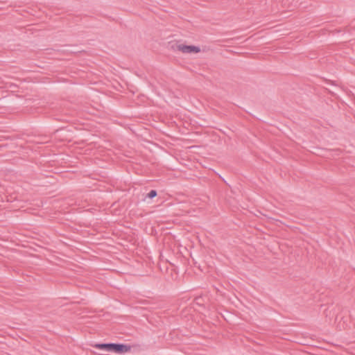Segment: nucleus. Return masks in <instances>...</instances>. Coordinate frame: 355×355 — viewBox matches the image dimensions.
Returning <instances> with one entry per match:
<instances>
[{
  "label": "nucleus",
  "mask_w": 355,
  "mask_h": 355,
  "mask_svg": "<svg viewBox=\"0 0 355 355\" xmlns=\"http://www.w3.org/2000/svg\"><path fill=\"white\" fill-rule=\"evenodd\" d=\"M92 346L99 349L112 352L120 354L127 353L131 350V346L124 343H96L92 345Z\"/></svg>",
  "instance_id": "nucleus-1"
},
{
  "label": "nucleus",
  "mask_w": 355,
  "mask_h": 355,
  "mask_svg": "<svg viewBox=\"0 0 355 355\" xmlns=\"http://www.w3.org/2000/svg\"><path fill=\"white\" fill-rule=\"evenodd\" d=\"M157 196V191L155 190V189H152V190L150 191L149 193H148L146 194V198H148L153 199L155 197H156Z\"/></svg>",
  "instance_id": "nucleus-3"
},
{
  "label": "nucleus",
  "mask_w": 355,
  "mask_h": 355,
  "mask_svg": "<svg viewBox=\"0 0 355 355\" xmlns=\"http://www.w3.org/2000/svg\"><path fill=\"white\" fill-rule=\"evenodd\" d=\"M170 49L173 51H179L184 53H198L200 52V48L194 45H186L169 43Z\"/></svg>",
  "instance_id": "nucleus-2"
},
{
  "label": "nucleus",
  "mask_w": 355,
  "mask_h": 355,
  "mask_svg": "<svg viewBox=\"0 0 355 355\" xmlns=\"http://www.w3.org/2000/svg\"><path fill=\"white\" fill-rule=\"evenodd\" d=\"M194 300H195V302H196V303L198 304H200L202 303V297L199 296V297H196Z\"/></svg>",
  "instance_id": "nucleus-4"
}]
</instances>
